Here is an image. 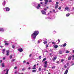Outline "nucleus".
I'll return each mask as SVG.
<instances>
[{
	"label": "nucleus",
	"mask_w": 74,
	"mask_h": 74,
	"mask_svg": "<svg viewBox=\"0 0 74 74\" xmlns=\"http://www.w3.org/2000/svg\"><path fill=\"white\" fill-rule=\"evenodd\" d=\"M37 35V31H35L34 32V33L32 34L31 36H32V37L34 38V39H35Z\"/></svg>",
	"instance_id": "1"
},
{
	"label": "nucleus",
	"mask_w": 74,
	"mask_h": 74,
	"mask_svg": "<svg viewBox=\"0 0 74 74\" xmlns=\"http://www.w3.org/2000/svg\"><path fill=\"white\" fill-rule=\"evenodd\" d=\"M41 12L42 14H43L44 15H45V14H46V12L44 10H42Z\"/></svg>",
	"instance_id": "2"
},
{
	"label": "nucleus",
	"mask_w": 74,
	"mask_h": 74,
	"mask_svg": "<svg viewBox=\"0 0 74 74\" xmlns=\"http://www.w3.org/2000/svg\"><path fill=\"white\" fill-rule=\"evenodd\" d=\"M18 51L20 52H22L23 51V49H22V48H21L20 49H18Z\"/></svg>",
	"instance_id": "3"
},
{
	"label": "nucleus",
	"mask_w": 74,
	"mask_h": 74,
	"mask_svg": "<svg viewBox=\"0 0 74 74\" xmlns=\"http://www.w3.org/2000/svg\"><path fill=\"white\" fill-rule=\"evenodd\" d=\"M48 0H45V6L47 5V4H48Z\"/></svg>",
	"instance_id": "4"
},
{
	"label": "nucleus",
	"mask_w": 74,
	"mask_h": 74,
	"mask_svg": "<svg viewBox=\"0 0 74 74\" xmlns=\"http://www.w3.org/2000/svg\"><path fill=\"white\" fill-rule=\"evenodd\" d=\"M5 9H6V11H10V8H5Z\"/></svg>",
	"instance_id": "5"
},
{
	"label": "nucleus",
	"mask_w": 74,
	"mask_h": 74,
	"mask_svg": "<svg viewBox=\"0 0 74 74\" xmlns=\"http://www.w3.org/2000/svg\"><path fill=\"white\" fill-rule=\"evenodd\" d=\"M65 10H67V11H69L70 10V8L68 7H66V8H65Z\"/></svg>",
	"instance_id": "6"
},
{
	"label": "nucleus",
	"mask_w": 74,
	"mask_h": 74,
	"mask_svg": "<svg viewBox=\"0 0 74 74\" xmlns=\"http://www.w3.org/2000/svg\"><path fill=\"white\" fill-rule=\"evenodd\" d=\"M40 8H41V5L40 4H38L37 7V9H40Z\"/></svg>",
	"instance_id": "7"
},
{
	"label": "nucleus",
	"mask_w": 74,
	"mask_h": 74,
	"mask_svg": "<svg viewBox=\"0 0 74 74\" xmlns=\"http://www.w3.org/2000/svg\"><path fill=\"white\" fill-rule=\"evenodd\" d=\"M6 52H7L6 56H8L9 55V50L6 51Z\"/></svg>",
	"instance_id": "8"
},
{
	"label": "nucleus",
	"mask_w": 74,
	"mask_h": 74,
	"mask_svg": "<svg viewBox=\"0 0 74 74\" xmlns=\"http://www.w3.org/2000/svg\"><path fill=\"white\" fill-rule=\"evenodd\" d=\"M72 57V56H69L68 58V60H70L71 59V57Z\"/></svg>",
	"instance_id": "9"
},
{
	"label": "nucleus",
	"mask_w": 74,
	"mask_h": 74,
	"mask_svg": "<svg viewBox=\"0 0 74 74\" xmlns=\"http://www.w3.org/2000/svg\"><path fill=\"white\" fill-rule=\"evenodd\" d=\"M56 59H57V57H56V56L53 59V62H55V60H56Z\"/></svg>",
	"instance_id": "10"
},
{
	"label": "nucleus",
	"mask_w": 74,
	"mask_h": 74,
	"mask_svg": "<svg viewBox=\"0 0 74 74\" xmlns=\"http://www.w3.org/2000/svg\"><path fill=\"white\" fill-rule=\"evenodd\" d=\"M55 8H56V9L57 8H58V7H59V5H55Z\"/></svg>",
	"instance_id": "11"
},
{
	"label": "nucleus",
	"mask_w": 74,
	"mask_h": 74,
	"mask_svg": "<svg viewBox=\"0 0 74 74\" xmlns=\"http://www.w3.org/2000/svg\"><path fill=\"white\" fill-rule=\"evenodd\" d=\"M0 31H1L2 32H4V30L3 28H0Z\"/></svg>",
	"instance_id": "12"
},
{
	"label": "nucleus",
	"mask_w": 74,
	"mask_h": 74,
	"mask_svg": "<svg viewBox=\"0 0 74 74\" xmlns=\"http://www.w3.org/2000/svg\"><path fill=\"white\" fill-rule=\"evenodd\" d=\"M47 65L46 64H45L44 65V67L45 68H47Z\"/></svg>",
	"instance_id": "13"
},
{
	"label": "nucleus",
	"mask_w": 74,
	"mask_h": 74,
	"mask_svg": "<svg viewBox=\"0 0 74 74\" xmlns=\"http://www.w3.org/2000/svg\"><path fill=\"white\" fill-rule=\"evenodd\" d=\"M1 65L2 67H5L4 63H2V64H1Z\"/></svg>",
	"instance_id": "14"
},
{
	"label": "nucleus",
	"mask_w": 74,
	"mask_h": 74,
	"mask_svg": "<svg viewBox=\"0 0 74 74\" xmlns=\"http://www.w3.org/2000/svg\"><path fill=\"white\" fill-rule=\"evenodd\" d=\"M43 43L44 44H47V41H44Z\"/></svg>",
	"instance_id": "15"
},
{
	"label": "nucleus",
	"mask_w": 74,
	"mask_h": 74,
	"mask_svg": "<svg viewBox=\"0 0 74 74\" xmlns=\"http://www.w3.org/2000/svg\"><path fill=\"white\" fill-rule=\"evenodd\" d=\"M8 71H9V70L8 69L6 72V73H5V74H8Z\"/></svg>",
	"instance_id": "16"
},
{
	"label": "nucleus",
	"mask_w": 74,
	"mask_h": 74,
	"mask_svg": "<svg viewBox=\"0 0 74 74\" xmlns=\"http://www.w3.org/2000/svg\"><path fill=\"white\" fill-rule=\"evenodd\" d=\"M9 45V43H6L5 44V45Z\"/></svg>",
	"instance_id": "17"
},
{
	"label": "nucleus",
	"mask_w": 74,
	"mask_h": 74,
	"mask_svg": "<svg viewBox=\"0 0 74 74\" xmlns=\"http://www.w3.org/2000/svg\"><path fill=\"white\" fill-rule=\"evenodd\" d=\"M45 64H46L47 65H48V62L47 61H45L44 62Z\"/></svg>",
	"instance_id": "18"
},
{
	"label": "nucleus",
	"mask_w": 74,
	"mask_h": 74,
	"mask_svg": "<svg viewBox=\"0 0 74 74\" xmlns=\"http://www.w3.org/2000/svg\"><path fill=\"white\" fill-rule=\"evenodd\" d=\"M58 47V46L57 45H56L54 46V48H57Z\"/></svg>",
	"instance_id": "19"
},
{
	"label": "nucleus",
	"mask_w": 74,
	"mask_h": 74,
	"mask_svg": "<svg viewBox=\"0 0 74 74\" xmlns=\"http://www.w3.org/2000/svg\"><path fill=\"white\" fill-rule=\"evenodd\" d=\"M59 53L60 54H62V51L60 50L59 51Z\"/></svg>",
	"instance_id": "20"
},
{
	"label": "nucleus",
	"mask_w": 74,
	"mask_h": 74,
	"mask_svg": "<svg viewBox=\"0 0 74 74\" xmlns=\"http://www.w3.org/2000/svg\"><path fill=\"white\" fill-rule=\"evenodd\" d=\"M66 45H67V44L66 43H64V44L63 45V47H66Z\"/></svg>",
	"instance_id": "21"
},
{
	"label": "nucleus",
	"mask_w": 74,
	"mask_h": 74,
	"mask_svg": "<svg viewBox=\"0 0 74 74\" xmlns=\"http://www.w3.org/2000/svg\"><path fill=\"white\" fill-rule=\"evenodd\" d=\"M66 16H67V17L69 16H70V14L69 13H68L66 14Z\"/></svg>",
	"instance_id": "22"
},
{
	"label": "nucleus",
	"mask_w": 74,
	"mask_h": 74,
	"mask_svg": "<svg viewBox=\"0 0 74 74\" xmlns=\"http://www.w3.org/2000/svg\"><path fill=\"white\" fill-rule=\"evenodd\" d=\"M45 60H46V58H44L43 59V60L42 61V62H44V61H45Z\"/></svg>",
	"instance_id": "23"
},
{
	"label": "nucleus",
	"mask_w": 74,
	"mask_h": 74,
	"mask_svg": "<svg viewBox=\"0 0 74 74\" xmlns=\"http://www.w3.org/2000/svg\"><path fill=\"white\" fill-rule=\"evenodd\" d=\"M41 70V68L40 67H39L38 69V71H40Z\"/></svg>",
	"instance_id": "24"
},
{
	"label": "nucleus",
	"mask_w": 74,
	"mask_h": 74,
	"mask_svg": "<svg viewBox=\"0 0 74 74\" xmlns=\"http://www.w3.org/2000/svg\"><path fill=\"white\" fill-rule=\"evenodd\" d=\"M25 69H26L25 68H23L22 69V71H24V70H25Z\"/></svg>",
	"instance_id": "25"
},
{
	"label": "nucleus",
	"mask_w": 74,
	"mask_h": 74,
	"mask_svg": "<svg viewBox=\"0 0 74 74\" xmlns=\"http://www.w3.org/2000/svg\"><path fill=\"white\" fill-rule=\"evenodd\" d=\"M41 56H39V59H41Z\"/></svg>",
	"instance_id": "26"
},
{
	"label": "nucleus",
	"mask_w": 74,
	"mask_h": 74,
	"mask_svg": "<svg viewBox=\"0 0 74 74\" xmlns=\"http://www.w3.org/2000/svg\"><path fill=\"white\" fill-rule=\"evenodd\" d=\"M66 53H69V51H67L66 52Z\"/></svg>",
	"instance_id": "27"
},
{
	"label": "nucleus",
	"mask_w": 74,
	"mask_h": 74,
	"mask_svg": "<svg viewBox=\"0 0 74 74\" xmlns=\"http://www.w3.org/2000/svg\"><path fill=\"white\" fill-rule=\"evenodd\" d=\"M58 4H59V2H56V5H58Z\"/></svg>",
	"instance_id": "28"
},
{
	"label": "nucleus",
	"mask_w": 74,
	"mask_h": 74,
	"mask_svg": "<svg viewBox=\"0 0 74 74\" xmlns=\"http://www.w3.org/2000/svg\"><path fill=\"white\" fill-rule=\"evenodd\" d=\"M57 41H58V43H59V42H60V40L59 39H58V40H57Z\"/></svg>",
	"instance_id": "29"
},
{
	"label": "nucleus",
	"mask_w": 74,
	"mask_h": 74,
	"mask_svg": "<svg viewBox=\"0 0 74 74\" xmlns=\"http://www.w3.org/2000/svg\"><path fill=\"white\" fill-rule=\"evenodd\" d=\"M61 62H63L64 61V60H63V59H62V60H61Z\"/></svg>",
	"instance_id": "30"
},
{
	"label": "nucleus",
	"mask_w": 74,
	"mask_h": 74,
	"mask_svg": "<svg viewBox=\"0 0 74 74\" xmlns=\"http://www.w3.org/2000/svg\"><path fill=\"white\" fill-rule=\"evenodd\" d=\"M55 67H56L55 66H53L52 67V69H55Z\"/></svg>",
	"instance_id": "31"
},
{
	"label": "nucleus",
	"mask_w": 74,
	"mask_h": 74,
	"mask_svg": "<svg viewBox=\"0 0 74 74\" xmlns=\"http://www.w3.org/2000/svg\"><path fill=\"white\" fill-rule=\"evenodd\" d=\"M36 69V67H34L32 68L33 70H35Z\"/></svg>",
	"instance_id": "32"
},
{
	"label": "nucleus",
	"mask_w": 74,
	"mask_h": 74,
	"mask_svg": "<svg viewBox=\"0 0 74 74\" xmlns=\"http://www.w3.org/2000/svg\"><path fill=\"white\" fill-rule=\"evenodd\" d=\"M36 70H32V72H36Z\"/></svg>",
	"instance_id": "33"
},
{
	"label": "nucleus",
	"mask_w": 74,
	"mask_h": 74,
	"mask_svg": "<svg viewBox=\"0 0 74 74\" xmlns=\"http://www.w3.org/2000/svg\"><path fill=\"white\" fill-rule=\"evenodd\" d=\"M10 59H12V56H10Z\"/></svg>",
	"instance_id": "34"
},
{
	"label": "nucleus",
	"mask_w": 74,
	"mask_h": 74,
	"mask_svg": "<svg viewBox=\"0 0 74 74\" xmlns=\"http://www.w3.org/2000/svg\"><path fill=\"white\" fill-rule=\"evenodd\" d=\"M12 48H15V46L13 45L12 46Z\"/></svg>",
	"instance_id": "35"
},
{
	"label": "nucleus",
	"mask_w": 74,
	"mask_h": 74,
	"mask_svg": "<svg viewBox=\"0 0 74 74\" xmlns=\"http://www.w3.org/2000/svg\"><path fill=\"white\" fill-rule=\"evenodd\" d=\"M66 64H67V66H69V62H68Z\"/></svg>",
	"instance_id": "36"
},
{
	"label": "nucleus",
	"mask_w": 74,
	"mask_h": 74,
	"mask_svg": "<svg viewBox=\"0 0 74 74\" xmlns=\"http://www.w3.org/2000/svg\"><path fill=\"white\" fill-rule=\"evenodd\" d=\"M48 47V45H46V48H47V47Z\"/></svg>",
	"instance_id": "37"
},
{
	"label": "nucleus",
	"mask_w": 74,
	"mask_h": 74,
	"mask_svg": "<svg viewBox=\"0 0 74 74\" xmlns=\"http://www.w3.org/2000/svg\"><path fill=\"white\" fill-rule=\"evenodd\" d=\"M53 10V12H55V10Z\"/></svg>",
	"instance_id": "38"
},
{
	"label": "nucleus",
	"mask_w": 74,
	"mask_h": 74,
	"mask_svg": "<svg viewBox=\"0 0 74 74\" xmlns=\"http://www.w3.org/2000/svg\"><path fill=\"white\" fill-rule=\"evenodd\" d=\"M64 68H67V66H66V65H64Z\"/></svg>",
	"instance_id": "39"
},
{
	"label": "nucleus",
	"mask_w": 74,
	"mask_h": 74,
	"mask_svg": "<svg viewBox=\"0 0 74 74\" xmlns=\"http://www.w3.org/2000/svg\"><path fill=\"white\" fill-rule=\"evenodd\" d=\"M61 7H59V8H58V9L60 10H61Z\"/></svg>",
	"instance_id": "40"
},
{
	"label": "nucleus",
	"mask_w": 74,
	"mask_h": 74,
	"mask_svg": "<svg viewBox=\"0 0 74 74\" xmlns=\"http://www.w3.org/2000/svg\"><path fill=\"white\" fill-rule=\"evenodd\" d=\"M0 47H1V48H3V47H4L3 46H0Z\"/></svg>",
	"instance_id": "41"
},
{
	"label": "nucleus",
	"mask_w": 74,
	"mask_h": 74,
	"mask_svg": "<svg viewBox=\"0 0 74 74\" xmlns=\"http://www.w3.org/2000/svg\"><path fill=\"white\" fill-rule=\"evenodd\" d=\"M14 69H17V67L16 66L15 67H14Z\"/></svg>",
	"instance_id": "42"
},
{
	"label": "nucleus",
	"mask_w": 74,
	"mask_h": 74,
	"mask_svg": "<svg viewBox=\"0 0 74 74\" xmlns=\"http://www.w3.org/2000/svg\"><path fill=\"white\" fill-rule=\"evenodd\" d=\"M4 42L5 43H7V41H5Z\"/></svg>",
	"instance_id": "43"
},
{
	"label": "nucleus",
	"mask_w": 74,
	"mask_h": 74,
	"mask_svg": "<svg viewBox=\"0 0 74 74\" xmlns=\"http://www.w3.org/2000/svg\"><path fill=\"white\" fill-rule=\"evenodd\" d=\"M23 62L24 63H26V61L25 60H24Z\"/></svg>",
	"instance_id": "44"
},
{
	"label": "nucleus",
	"mask_w": 74,
	"mask_h": 74,
	"mask_svg": "<svg viewBox=\"0 0 74 74\" xmlns=\"http://www.w3.org/2000/svg\"><path fill=\"white\" fill-rule=\"evenodd\" d=\"M52 43L53 44H55V43L54 42H52Z\"/></svg>",
	"instance_id": "45"
},
{
	"label": "nucleus",
	"mask_w": 74,
	"mask_h": 74,
	"mask_svg": "<svg viewBox=\"0 0 74 74\" xmlns=\"http://www.w3.org/2000/svg\"><path fill=\"white\" fill-rule=\"evenodd\" d=\"M31 56H32V54H30L29 55V57H30Z\"/></svg>",
	"instance_id": "46"
},
{
	"label": "nucleus",
	"mask_w": 74,
	"mask_h": 74,
	"mask_svg": "<svg viewBox=\"0 0 74 74\" xmlns=\"http://www.w3.org/2000/svg\"><path fill=\"white\" fill-rule=\"evenodd\" d=\"M34 67H36V65H34Z\"/></svg>",
	"instance_id": "47"
},
{
	"label": "nucleus",
	"mask_w": 74,
	"mask_h": 74,
	"mask_svg": "<svg viewBox=\"0 0 74 74\" xmlns=\"http://www.w3.org/2000/svg\"><path fill=\"white\" fill-rule=\"evenodd\" d=\"M5 57H3V60H5Z\"/></svg>",
	"instance_id": "48"
},
{
	"label": "nucleus",
	"mask_w": 74,
	"mask_h": 74,
	"mask_svg": "<svg viewBox=\"0 0 74 74\" xmlns=\"http://www.w3.org/2000/svg\"><path fill=\"white\" fill-rule=\"evenodd\" d=\"M57 63H58V64H59V61H57L56 62Z\"/></svg>",
	"instance_id": "49"
},
{
	"label": "nucleus",
	"mask_w": 74,
	"mask_h": 74,
	"mask_svg": "<svg viewBox=\"0 0 74 74\" xmlns=\"http://www.w3.org/2000/svg\"><path fill=\"white\" fill-rule=\"evenodd\" d=\"M2 53H3V54H4L5 51H2Z\"/></svg>",
	"instance_id": "50"
},
{
	"label": "nucleus",
	"mask_w": 74,
	"mask_h": 74,
	"mask_svg": "<svg viewBox=\"0 0 74 74\" xmlns=\"http://www.w3.org/2000/svg\"><path fill=\"white\" fill-rule=\"evenodd\" d=\"M12 62H14V61H15V59L12 60Z\"/></svg>",
	"instance_id": "51"
},
{
	"label": "nucleus",
	"mask_w": 74,
	"mask_h": 74,
	"mask_svg": "<svg viewBox=\"0 0 74 74\" xmlns=\"http://www.w3.org/2000/svg\"><path fill=\"white\" fill-rule=\"evenodd\" d=\"M2 51L4 52V51H5V49H3Z\"/></svg>",
	"instance_id": "52"
},
{
	"label": "nucleus",
	"mask_w": 74,
	"mask_h": 74,
	"mask_svg": "<svg viewBox=\"0 0 74 74\" xmlns=\"http://www.w3.org/2000/svg\"><path fill=\"white\" fill-rule=\"evenodd\" d=\"M40 42V41L39 40H38V44H39V43Z\"/></svg>",
	"instance_id": "53"
},
{
	"label": "nucleus",
	"mask_w": 74,
	"mask_h": 74,
	"mask_svg": "<svg viewBox=\"0 0 74 74\" xmlns=\"http://www.w3.org/2000/svg\"><path fill=\"white\" fill-rule=\"evenodd\" d=\"M49 55H52V53H50Z\"/></svg>",
	"instance_id": "54"
},
{
	"label": "nucleus",
	"mask_w": 74,
	"mask_h": 74,
	"mask_svg": "<svg viewBox=\"0 0 74 74\" xmlns=\"http://www.w3.org/2000/svg\"><path fill=\"white\" fill-rule=\"evenodd\" d=\"M31 69V68L30 67H29L28 68V69L29 70H30V69Z\"/></svg>",
	"instance_id": "55"
},
{
	"label": "nucleus",
	"mask_w": 74,
	"mask_h": 74,
	"mask_svg": "<svg viewBox=\"0 0 74 74\" xmlns=\"http://www.w3.org/2000/svg\"><path fill=\"white\" fill-rule=\"evenodd\" d=\"M7 70V69H6L5 70H4L3 71H6V70Z\"/></svg>",
	"instance_id": "56"
},
{
	"label": "nucleus",
	"mask_w": 74,
	"mask_h": 74,
	"mask_svg": "<svg viewBox=\"0 0 74 74\" xmlns=\"http://www.w3.org/2000/svg\"><path fill=\"white\" fill-rule=\"evenodd\" d=\"M39 33V32H38V31H37V35H38V34Z\"/></svg>",
	"instance_id": "57"
},
{
	"label": "nucleus",
	"mask_w": 74,
	"mask_h": 74,
	"mask_svg": "<svg viewBox=\"0 0 74 74\" xmlns=\"http://www.w3.org/2000/svg\"><path fill=\"white\" fill-rule=\"evenodd\" d=\"M73 65H74V63H73L71 65V66H73Z\"/></svg>",
	"instance_id": "58"
},
{
	"label": "nucleus",
	"mask_w": 74,
	"mask_h": 74,
	"mask_svg": "<svg viewBox=\"0 0 74 74\" xmlns=\"http://www.w3.org/2000/svg\"><path fill=\"white\" fill-rule=\"evenodd\" d=\"M49 2L50 3L51 2H52V0H50V1H49Z\"/></svg>",
	"instance_id": "59"
},
{
	"label": "nucleus",
	"mask_w": 74,
	"mask_h": 74,
	"mask_svg": "<svg viewBox=\"0 0 74 74\" xmlns=\"http://www.w3.org/2000/svg\"><path fill=\"white\" fill-rule=\"evenodd\" d=\"M1 62H2V60H0V63H1Z\"/></svg>",
	"instance_id": "60"
},
{
	"label": "nucleus",
	"mask_w": 74,
	"mask_h": 74,
	"mask_svg": "<svg viewBox=\"0 0 74 74\" xmlns=\"http://www.w3.org/2000/svg\"><path fill=\"white\" fill-rule=\"evenodd\" d=\"M40 4H42V2H41Z\"/></svg>",
	"instance_id": "61"
},
{
	"label": "nucleus",
	"mask_w": 74,
	"mask_h": 74,
	"mask_svg": "<svg viewBox=\"0 0 74 74\" xmlns=\"http://www.w3.org/2000/svg\"><path fill=\"white\" fill-rule=\"evenodd\" d=\"M72 57H73V58H74V55L72 56Z\"/></svg>",
	"instance_id": "62"
},
{
	"label": "nucleus",
	"mask_w": 74,
	"mask_h": 74,
	"mask_svg": "<svg viewBox=\"0 0 74 74\" xmlns=\"http://www.w3.org/2000/svg\"><path fill=\"white\" fill-rule=\"evenodd\" d=\"M45 11H46L47 10V9L45 8Z\"/></svg>",
	"instance_id": "63"
},
{
	"label": "nucleus",
	"mask_w": 74,
	"mask_h": 74,
	"mask_svg": "<svg viewBox=\"0 0 74 74\" xmlns=\"http://www.w3.org/2000/svg\"><path fill=\"white\" fill-rule=\"evenodd\" d=\"M27 64H29V62H27Z\"/></svg>",
	"instance_id": "64"
}]
</instances>
